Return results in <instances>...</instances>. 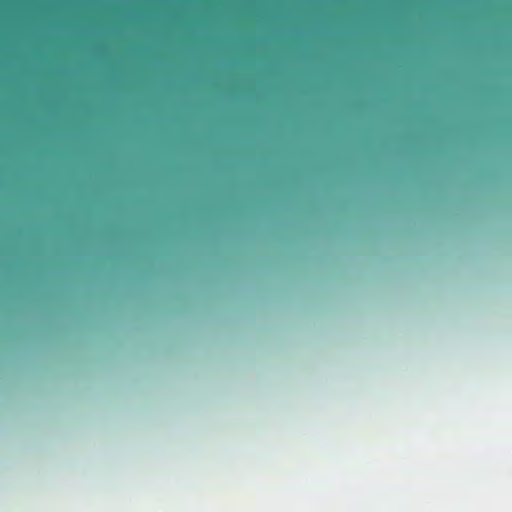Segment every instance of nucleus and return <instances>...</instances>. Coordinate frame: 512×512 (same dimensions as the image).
I'll use <instances>...</instances> for the list:
<instances>
[{
    "label": "nucleus",
    "instance_id": "obj_1",
    "mask_svg": "<svg viewBox=\"0 0 512 512\" xmlns=\"http://www.w3.org/2000/svg\"><path fill=\"white\" fill-rule=\"evenodd\" d=\"M265 134L267 130H69L66 129V138L76 134Z\"/></svg>",
    "mask_w": 512,
    "mask_h": 512
},
{
    "label": "nucleus",
    "instance_id": "obj_2",
    "mask_svg": "<svg viewBox=\"0 0 512 512\" xmlns=\"http://www.w3.org/2000/svg\"><path fill=\"white\" fill-rule=\"evenodd\" d=\"M69 128H196L195 126H105V125H78L74 126L66 120V129ZM197 128H267V126H198Z\"/></svg>",
    "mask_w": 512,
    "mask_h": 512
},
{
    "label": "nucleus",
    "instance_id": "obj_3",
    "mask_svg": "<svg viewBox=\"0 0 512 512\" xmlns=\"http://www.w3.org/2000/svg\"><path fill=\"white\" fill-rule=\"evenodd\" d=\"M62 153H63V150H62L61 144L59 143V146H58V161H59V167L61 166V157H62Z\"/></svg>",
    "mask_w": 512,
    "mask_h": 512
},
{
    "label": "nucleus",
    "instance_id": "obj_4",
    "mask_svg": "<svg viewBox=\"0 0 512 512\" xmlns=\"http://www.w3.org/2000/svg\"><path fill=\"white\" fill-rule=\"evenodd\" d=\"M441 128L447 129V128H463L462 126H442Z\"/></svg>",
    "mask_w": 512,
    "mask_h": 512
}]
</instances>
